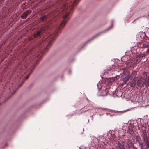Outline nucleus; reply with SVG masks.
Listing matches in <instances>:
<instances>
[{
    "label": "nucleus",
    "mask_w": 149,
    "mask_h": 149,
    "mask_svg": "<svg viewBox=\"0 0 149 149\" xmlns=\"http://www.w3.org/2000/svg\"><path fill=\"white\" fill-rule=\"evenodd\" d=\"M80 0H61L59 4L61 5L62 7L61 11L62 12L66 9L68 10L65 11V13L63 16V20L61 22L59 27L56 31L55 33H53L49 37H48L46 40L48 44L46 47L44 49V51H42L41 53H44L46 52L48 49L51 46L52 42L55 40V38L58 35V33L60 32V30L63 29L66 25L69 19H67L69 13H71L74 9V6L76 5Z\"/></svg>",
    "instance_id": "nucleus-1"
},
{
    "label": "nucleus",
    "mask_w": 149,
    "mask_h": 149,
    "mask_svg": "<svg viewBox=\"0 0 149 149\" xmlns=\"http://www.w3.org/2000/svg\"><path fill=\"white\" fill-rule=\"evenodd\" d=\"M58 10V9L56 10H54L52 13H50L48 16L46 15H43L38 19L37 22L39 23H40L42 22H45L47 21L48 17H51L52 16H53L55 17L57 15L59 14L60 12H57V13H56V11H57Z\"/></svg>",
    "instance_id": "nucleus-2"
},
{
    "label": "nucleus",
    "mask_w": 149,
    "mask_h": 149,
    "mask_svg": "<svg viewBox=\"0 0 149 149\" xmlns=\"http://www.w3.org/2000/svg\"><path fill=\"white\" fill-rule=\"evenodd\" d=\"M48 26L46 25H45L43 26L40 28L41 31L37 32L36 34H35L34 35V37L37 38L38 37H39L41 34V32L46 30L47 29H48Z\"/></svg>",
    "instance_id": "nucleus-3"
},
{
    "label": "nucleus",
    "mask_w": 149,
    "mask_h": 149,
    "mask_svg": "<svg viewBox=\"0 0 149 149\" xmlns=\"http://www.w3.org/2000/svg\"><path fill=\"white\" fill-rule=\"evenodd\" d=\"M118 146L120 149H130L129 145L125 142H119Z\"/></svg>",
    "instance_id": "nucleus-4"
},
{
    "label": "nucleus",
    "mask_w": 149,
    "mask_h": 149,
    "mask_svg": "<svg viewBox=\"0 0 149 149\" xmlns=\"http://www.w3.org/2000/svg\"><path fill=\"white\" fill-rule=\"evenodd\" d=\"M129 76L127 74H123L122 75L120 78V80L123 81V82L122 84V85L123 86L129 80Z\"/></svg>",
    "instance_id": "nucleus-5"
},
{
    "label": "nucleus",
    "mask_w": 149,
    "mask_h": 149,
    "mask_svg": "<svg viewBox=\"0 0 149 149\" xmlns=\"http://www.w3.org/2000/svg\"><path fill=\"white\" fill-rule=\"evenodd\" d=\"M146 81L144 78H141L139 79L137 81V84L138 86L142 87L144 85H146Z\"/></svg>",
    "instance_id": "nucleus-6"
},
{
    "label": "nucleus",
    "mask_w": 149,
    "mask_h": 149,
    "mask_svg": "<svg viewBox=\"0 0 149 149\" xmlns=\"http://www.w3.org/2000/svg\"><path fill=\"white\" fill-rule=\"evenodd\" d=\"M32 51L31 50H24L23 51L22 53V56L24 57H25L26 55L30 54H31L32 53Z\"/></svg>",
    "instance_id": "nucleus-7"
},
{
    "label": "nucleus",
    "mask_w": 149,
    "mask_h": 149,
    "mask_svg": "<svg viewBox=\"0 0 149 149\" xmlns=\"http://www.w3.org/2000/svg\"><path fill=\"white\" fill-rule=\"evenodd\" d=\"M136 140L139 145L141 146V148H142L143 147V143L141 142V139L140 137L139 136H137L136 137Z\"/></svg>",
    "instance_id": "nucleus-8"
},
{
    "label": "nucleus",
    "mask_w": 149,
    "mask_h": 149,
    "mask_svg": "<svg viewBox=\"0 0 149 149\" xmlns=\"http://www.w3.org/2000/svg\"><path fill=\"white\" fill-rule=\"evenodd\" d=\"M31 12V10H27L21 16V17L23 19H25L27 17L28 15Z\"/></svg>",
    "instance_id": "nucleus-9"
},
{
    "label": "nucleus",
    "mask_w": 149,
    "mask_h": 149,
    "mask_svg": "<svg viewBox=\"0 0 149 149\" xmlns=\"http://www.w3.org/2000/svg\"><path fill=\"white\" fill-rule=\"evenodd\" d=\"M129 83L130 84V86L131 87H134L136 85V81L134 79H131Z\"/></svg>",
    "instance_id": "nucleus-10"
},
{
    "label": "nucleus",
    "mask_w": 149,
    "mask_h": 149,
    "mask_svg": "<svg viewBox=\"0 0 149 149\" xmlns=\"http://www.w3.org/2000/svg\"><path fill=\"white\" fill-rule=\"evenodd\" d=\"M137 74V72L134 71H133L131 75L129 76L131 79H134Z\"/></svg>",
    "instance_id": "nucleus-11"
},
{
    "label": "nucleus",
    "mask_w": 149,
    "mask_h": 149,
    "mask_svg": "<svg viewBox=\"0 0 149 149\" xmlns=\"http://www.w3.org/2000/svg\"><path fill=\"white\" fill-rule=\"evenodd\" d=\"M36 66V64H33L31 67V70L29 73L26 76L25 79H28V78L29 77V76L30 75V74H31V73H32V72L33 71V69Z\"/></svg>",
    "instance_id": "nucleus-12"
},
{
    "label": "nucleus",
    "mask_w": 149,
    "mask_h": 149,
    "mask_svg": "<svg viewBox=\"0 0 149 149\" xmlns=\"http://www.w3.org/2000/svg\"><path fill=\"white\" fill-rule=\"evenodd\" d=\"M147 55V54L146 53L140 54L137 55V57L140 58L145 57Z\"/></svg>",
    "instance_id": "nucleus-13"
},
{
    "label": "nucleus",
    "mask_w": 149,
    "mask_h": 149,
    "mask_svg": "<svg viewBox=\"0 0 149 149\" xmlns=\"http://www.w3.org/2000/svg\"><path fill=\"white\" fill-rule=\"evenodd\" d=\"M146 87H148L149 86V77L147 79H146Z\"/></svg>",
    "instance_id": "nucleus-14"
},
{
    "label": "nucleus",
    "mask_w": 149,
    "mask_h": 149,
    "mask_svg": "<svg viewBox=\"0 0 149 149\" xmlns=\"http://www.w3.org/2000/svg\"><path fill=\"white\" fill-rule=\"evenodd\" d=\"M149 47V44H144L143 45V47L144 48H148Z\"/></svg>",
    "instance_id": "nucleus-15"
},
{
    "label": "nucleus",
    "mask_w": 149,
    "mask_h": 149,
    "mask_svg": "<svg viewBox=\"0 0 149 149\" xmlns=\"http://www.w3.org/2000/svg\"><path fill=\"white\" fill-rule=\"evenodd\" d=\"M108 80L109 82H112L114 81V80L113 78H112V79H108Z\"/></svg>",
    "instance_id": "nucleus-16"
},
{
    "label": "nucleus",
    "mask_w": 149,
    "mask_h": 149,
    "mask_svg": "<svg viewBox=\"0 0 149 149\" xmlns=\"http://www.w3.org/2000/svg\"><path fill=\"white\" fill-rule=\"evenodd\" d=\"M146 52L147 53H149V47H148V48L147 49L146 51Z\"/></svg>",
    "instance_id": "nucleus-17"
},
{
    "label": "nucleus",
    "mask_w": 149,
    "mask_h": 149,
    "mask_svg": "<svg viewBox=\"0 0 149 149\" xmlns=\"http://www.w3.org/2000/svg\"><path fill=\"white\" fill-rule=\"evenodd\" d=\"M132 149H137L134 146H133Z\"/></svg>",
    "instance_id": "nucleus-18"
},
{
    "label": "nucleus",
    "mask_w": 149,
    "mask_h": 149,
    "mask_svg": "<svg viewBox=\"0 0 149 149\" xmlns=\"http://www.w3.org/2000/svg\"><path fill=\"white\" fill-rule=\"evenodd\" d=\"M99 35V34H98V35H96V36H95V37H97V36H98Z\"/></svg>",
    "instance_id": "nucleus-19"
},
{
    "label": "nucleus",
    "mask_w": 149,
    "mask_h": 149,
    "mask_svg": "<svg viewBox=\"0 0 149 149\" xmlns=\"http://www.w3.org/2000/svg\"><path fill=\"white\" fill-rule=\"evenodd\" d=\"M126 58V57H123L122 58V59H124V58Z\"/></svg>",
    "instance_id": "nucleus-20"
},
{
    "label": "nucleus",
    "mask_w": 149,
    "mask_h": 149,
    "mask_svg": "<svg viewBox=\"0 0 149 149\" xmlns=\"http://www.w3.org/2000/svg\"><path fill=\"white\" fill-rule=\"evenodd\" d=\"M3 0H0V3H1V2L2 1H3Z\"/></svg>",
    "instance_id": "nucleus-21"
},
{
    "label": "nucleus",
    "mask_w": 149,
    "mask_h": 149,
    "mask_svg": "<svg viewBox=\"0 0 149 149\" xmlns=\"http://www.w3.org/2000/svg\"><path fill=\"white\" fill-rule=\"evenodd\" d=\"M38 60H36V63H37L38 61Z\"/></svg>",
    "instance_id": "nucleus-22"
},
{
    "label": "nucleus",
    "mask_w": 149,
    "mask_h": 149,
    "mask_svg": "<svg viewBox=\"0 0 149 149\" xmlns=\"http://www.w3.org/2000/svg\"><path fill=\"white\" fill-rule=\"evenodd\" d=\"M15 92H14L13 93V94H14V93H15Z\"/></svg>",
    "instance_id": "nucleus-23"
}]
</instances>
